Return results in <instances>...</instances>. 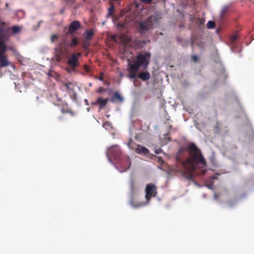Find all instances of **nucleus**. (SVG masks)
Here are the masks:
<instances>
[{
	"mask_svg": "<svg viewBox=\"0 0 254 254\" xmlns=\"http://www.w3.org/2000/svg\"><path fill=\"white\" fill-rule=\"evenodd\" d=\"M176 159L178 170L189 180L192 179L195 169L203 168L207 166L200 150L193 143L189 144L186 148H180Z\"/></svg>",
	"mask_w": 254,
	"mask_h": 254,
	"instance_id": "obj_1",
	"label": "nucleus"
},
{
	"mask_svg": "<svg viewBox=\"0 0 254 254\" xmlns=\"http://www.w3.org/2000/svg\"><path fill=\"white\" fill-rule=\"evenodd\" d=\"M151 54L149 52H143L138 54L132 61V63L127 60L129 72L127 77L134 79L137 77L143 81L148 80L150 78V74L147 71L140 72L137 74L140 68L146 70L148 66Z\"/></svg>",
	"mask_w": 254,
	"mask_h": 254,
	"instance_id": "obj_2",
	"label": "nucleus"
},
{
	"mask_svg": "<svg viewBox=\"0 0 254 254\" xmlns=\"http://www.w3.org/2000/svg\"><path fill=\"white\" fill-rule=\"evenodd\" d=\"M107 155L109 158H113L116 161L119 159L122 156L120 146L118 145H114L108 148Z\"/></svg>",
	"mask_w": 254,
	"mask_h": 254,
	"instance_id": "obj_3",
	"label": "nucleus"
},
{
	"mask_svg": "<svg viewBox=\"0 0 254 254\" xmlns=\"http://www.w3.org/2000/svg\"><path fill=\"white\" fill-rule=\"evenodd\" d=\"M117 165L121 172L126 171L130 166L131 161L128 156H122L117 161Z\"/></svg>",
	"mask_w": 254,
	"mask_h": 254,
	"instance_id": "obj_4",
	"label": "nucleus"
},
{
	"mask_svg": "<svg viewBox=\"0 0 254 254\" xmlns=\"http://www.w3.org/2000/svg\"><path fill=\"white\" fill-rule=\"evenodd\" d=\"M6 50V47L2 41H0V67H3L8 66L10 64L6 56L4 54Z\"/></svg>",
	"mask_w": 254,
	"mask_h": 254,
	"instance_id": "obj_5",
	"label": "nucleus"
},
{
	"mask_svg": "<svg viewBox=\"0 0 254 254\" xmlns=\"http://www.w3.org/2000/svg\"><path fill=\"white\" fill-rule=\"evenodd\" d=\"M157 194L156 187L154 184H148L145 189V198L149 201L152 197L156 196Z\"/></svg>",
	"mask_w": 254,
	"mask_h": 254,
	"instance_id": "obj_6",
	"label": "nucleus"
},
{
	"mask_svg": "<svg viewBox=\"0 0 254 254\" xmlns=\"http://www.w3.org/2000/svg\"><path fill=\"white\" fill-rule=\"evenodd\" d=\"M81 54L80 53L72 54L70 58L69 59L67 64L70 65L73 69L78 66V58L80 57Z\"/></svg>",
	"mask_w": 254,
	"mask_h": 254,
	"instance_id": "obj_7",
	"label": "nucleus"
},
{
	"mask_svg": "<svg viewBox=\"0 0 254 254\" xmlns=\"http://www.w3.org/2000/svg\"><path fill=\"white\" fill-rule=\"evenodd\" d=\"M80 25L79 21L77 20L72 21L68 27V34L73 35L74 31L78 30L80 28Z\"/></svg>",
	"mask_w": 254,
	"mask_h": 254,
	"instance_id": "obj_8",
	"label": "nucleus"
},
{
	"mask_svg": "<svg viewBox=\"0 0 254 254\" xmlns=\"http://www.w3.org/2000/svg\"><path fill=\"white\" fill-rule=\"evenodd\" d=\"M152 24L149 19L144 22H141L139 25V31L143 33L144 32L148 31L152 27Z\"/></svg>",
	"mask_w": 254,
	"mask_h": 254,
	"instance_id": "obj_9",
	"label": "nucleus"
},
{
	"mask_svg": "<svg viewBox=\"0 0 254 254\" xmlns=\"http://www.w3.org/2000/svg\"><path fill=\"white\" fill-rule=\"evenodd\" d=\"M109 99L108 98L103 99L101 97H98L96 101V104L99 105L100 110L102 109L107 104Z\"/></svg>",
	"mask_w": 254,
	"mask_h": 254,
	"instance_id": "obj_10",
	"label": "nucleus"
},
{
	"mask_svg": "<svg viewBox=\"0 0 254 254\" xmlns=\"http://www.w3.org/2000/svg\"><path fill=\"white\" fill-rule=\"evenodd\" d=\"M119 39L124 46H126L130 42V38L125 34H121L119 36Z\"/></svg>",
	"mask_w": 254,
	"mask_h": 254,
	"instance_id": "obj_11",
	"label": "nucleus"
},
{
	"mask_svg": "<svg viewBox=\"0 0 254 254\" xmlns=\"http://www.w3.org/2000/svg\"><path fill=\"white\" fill-rule=\"evenodd\" d=\"M135 152L139 154H147L149 153V150L146 147L138 145L137 148H135Z\"/></svg>",
	"mask_w": 254,
	"mask_h": 254,
	"instance_id": "obj_12",
	"label": "nucleus"
},
{
	"mask_svg": "<svg viewBox=\"0 0 254 254\" xmlns=\"http://www.w3.org/2000/svg\"><path fill=\"white\" fill-rule=\"evenodd\" d=\"M129 204L133 208H135L143 206L144 205V202H138L135 201L133 199H131L130 200Z\"/></svg>",
	"mask_w": 254,
	"mask_h": 254,
	"instance_id": "obj_13",
	"label": "nucleus"
},
{
	"mask_svg": "<svg viewBox=\"0 0 254 254\" xmlns=\"http://www.w3.org/2000/svg\"><path fill=\"white\" fill-rule=\"evenodd\" d=\"M94 34V32L93 29H90V30L86 31L85 36V40L86 41H90L92 39Z\"/></svg>",
	"mask_w": 254,
	"mask_h": 254,
	"instance_id": "obj_14",
	"label": "nucleus"
},
{
	"mask_svg": "<svg viewBox=\"0 0 254 254\" xmlns=\"http://www.w3.org/2000/svg\"><path fill=\"white\" fill-rule=\"evenodd\" d=\"M78 43L79 41L78 40L77 37H74L72 39L71 42L68 46L70 47H75L77 46Z\"/></svg>",
	"mask_w": 254,
	"mask_h": 254,
	"instance_id": "obj_15",
	"label": "nucleus"
},
{
	"mask_svg": "<svg viewBox=\"0 0 254 254\" xmlns=\"http://www.w3.org/2000/svg\"><path fill=\"white\" fill-rule=\"evenodd\" d=\"M62 113H69L73 115L72 111L67 107V105L66 104V107L63 106L61 109Z\"/></svg>",
	"mask_w": 254,
	"mask_h": 254,
	"instance_id": "obj_16",
	"label": "nucleus"
},
{
	"mask_svg": "<svg viewBox=\"0 0 254 254\" xmlns=\"http://www.w3.org/2000/svg\"><path fill=\"white\" fill-rule=\"evenodd\" d=\"M129 148L134 150L135 151V148L138 146V144H135L132 140H130V141L127 144Z\"/></svg>",
	"mask_w": 254,
	"mask_h": 254,
	"instance_id": "obj_17",
	"label": "nucleus"
},
{
	"mask_svg": "<svg viewBox=\"0 0 254 254\" xmlns=\"http://www.w3.org/2000/svg\"><path fill=\"white\" fill-rule=\"evenodd\" d=\"M115 11V7L113 5H111L110 7L108 8V12L107 14V16H110L113 15Z\"/></svg>",
	"mask_w": 254,
	"mask_h": 254,
	"instance_id": "obj_18",
	"label": "nucleus"
},
{
	"mask_svg": "<svg viewBox=\"0 0 254 254\" xmlns=\"http://www.w3.org/2000/svg\"><path fill=\"white\" fill-rule=\"evenodd\" d=\"M66 87V91L67 92L73 89L72 84L71 82H68L64 84Z\"/></svg>",
	"mask_w": 254,
	"mask_h": 254,
	"instance_id": "obj_19",
	"label": "nucleus"
},
{
	"mask_svg": "<svg viewBox=\"0 0 254 254\" xmlns=\"http://www.w3.org/2000/svg\"><path fill=\"white\" fill-rule=\"evenodd\" d=\"M116 99L120 101H122L123 100V98L121 97L120 94L118 92H115L113 96V99Z\"/></svg>",
	"mask_w": 254,
	"mask_h": 254,
	"instance_id": "obj_20",
	"label": "nucleus"
},
{
	"mask_svg": "<svg viewBox=\"0 0 254 254\" xmlns=\"http://www.w3.org/2000/svg\"><path fill=\"white\" fill-rule=\"evenodd\" d=\"M215 25V22L213 21H209L207 24V27L209 29L214 28Z\"/></svg>",
	"mask_w": 254,
	"mask_h": 254,
	"instance_id": "obj_21",
	"label": "nucleus"
},
{
	"mask_svg": "<svg viewBox=\"0 0 254 254\" xmlns=\"http://www.w3.org/2000/svg\"><path fill=\"white\" fill-rule=\"evenodd\" d=\"M20 30V29L18 26H13L11 28V31L13 33H17Z\"/></svg>",
	"mask_w": 254,
	"mask_h": 254,
	"instance_id": "obj_22",
	"label": "nucleus"
},
{
	"mask_svg": "<svg viewBox=\"0 0 254 254\" xmlns=\"http://www.w3.org/2000/svg\"><path fill=\"white\" fill-rule=\"evenodd\" d=\"M130 188L132 191H133L135 188V183L133 180H131L130 182Z\"/></svg>",
	"mask_w": 254,
	"mask_h": 254,
	"instance_id": "obj_23",
	"label": "nucleus"
},
{
	"mask_svg": "<svg viewBox=\"0 0 254 254\" xmlns=\"http://www.w3.org/2000/svg\"><path fill=\"white\" fill-rule=\"evenodd\" d=\"M228 11V7H224L221 12V17H223L226 14Z\"/></svg>",
	"mask_w": 254,
	"mask_h": 254,
	"instance_id": "obj_24",
	"label": "nucleus"
},
{
	"mask_svg": "<svg viewBox=\"0 0 254 254\" xmlns=\"http://www.w3.org/2000/svg\"><path fill=\"white\" fill-rule=\"evenodd\" d=\"M191 59L194 63H197L198 61V57L196 55L191 56Z\"/></svg>",
	"mask_w": 254,
	"mask_h": 254,
	"instance_id": "obj_25",
	"label": "nucleus"
},
{
	"mask_svg": "<svg viewBox=\"0 0 254 254\" xmlns=\"http://www.w3.org/2000/svg\"><path fill=\"white\" fill-rule=\"evenodd\" d=\"M106 91V89L104 88L103 87H100L98 89L97 92L99 93H101L102 92H105Z\"/></svg>",
	"mask_w": 254,
	"mask_h": 254,
	"instance_id": "obj_26",
	"label": "nucleus"
},
{
	"mask_svg": "<svg viewBox=\"0 0 254 254\" xmlns=\"http://www.w3.org/2000/svg\"><path fill=\"white\" fill-rule=\"evenodd\" d=\"M83 68H84V70L87 72H88L90 71V67L87 64L84 65Z\"/></svg>",
	"mask_w": 254,
	"mask_h": 254,
	"instance_id": "obj_27",
	"label": "nucleus"
},
{
	"mask_svg": "<svg viewBox=\"0 0 254 254\" xmlns=\"http://www.w3.org/2000/svg\"><path fill=\"white\" fill-rule=\"evenodd\" d=\"M98 79L100 81H103L104 80V74L103 72H101L99 77H98Z\"/></svg>",
	"mask_w": 254,
	"mask_h": 254,
	"instance_id": "obj_28",
	"label": "nucleus"
},
{
	"mask_svg": "<svg viewBox=\"0 0 254 254\" xmlns=\"http://www.w3.org/2000/svg\"><path fill=\"white\" fill-rule=\"evenodd\" d=\"M58 38V36L57 35L54 34L51 37V41L52 42H54V40Z\"/></svg>",
	"mask_w": 254,
	"mask_h": 254,
	"instance_id": "obj_29",
	"label": "nucleus"
},
{
	"mask_svg": "<svg viewBox=\"0 0 254 254\" xmlns=\"http://www.w3.org/2000/svg\"><path fill=\"white\" fill-rule=\"evenodd\" d=\"M142 2L149 4L151 2L152 0H141Z\"/></svg>",
	"mask_w": 254,
	"mask_h": 254,
	"instance_id": "obj_30",
	"label": "nucleus"
},
{
	"mask_svg": "<svg viewBox=\"0 0 254 254\" xmlns=\"http://www.w3.org/2000/svg\"><path fill=\"white\" fill-rule=\"evenodd\" d=\"M206 172V170L205 169H202L200 172V174L201 175H204Z\"/></svg>",
	"mask_w": 254,
	"mask_h": 254,
	"instance_id": "obj_31",
	"label": "nucleus"
},
{
	"mask_svg": "<svg viewBox=\"0 0 254 254\" xmlns=\"http://www.w3.org/2000/svg\"><path fill=\"white\" fill-rule=\"evenodd\" d=\"M237 38H238V37H237V35H234V36H233L232 37V38H231V40H232V41H233V42H234V41H236V40H237Z\"/></svg>",
	"mask_w": 254,
	"mask_h": 254,
	"instance_id": "obj_32",
	"label": "nucleus"
},
{
	"mask_svg": "<svg viewBox=\"0 0 254 254\" xmlns=\"http://www.w3.org/2000/svg\"><path fill=\"white\" fill-rule=\"evenodd\" d=\"M118 26L120 27H124V25L123 24H122V23H118Z\"/></svg>",
	"mask_w": 254,
	"mask_h": 254,
	"instance_id": "obj_33",
	"label": "nucleus"
},
{
	"mask_svg": "<svg viewBox=\"0 0 254 254\" xmlns=\"http://www.w3.org/2000/svg\"><path fill=\"white\" fill-rule=\"evenodd\" d=\"M116 35H114V36H113L112 37V39L113 40V41H116Z\"/></svg>",
	"mask_w": 254,
	"mask_h": 254,
	"instance_id": "obj_34",
	"label": "nucleus"
},
{
	"mask_svg": "<svg viewBox=\"0 0 254 254\" xmlns=\"http://www.w3.org/2000/svg\"><path fill=\"white\" fill-rule=\"evenodd\" d=\"M88 47V45H86V43H84L83 45V47L84 48V49H86Z\"/></svg>",
	"mask_w": 254,
	"mask_h": 254,
	"instance_id": "obj_35",
	"label": "nucleus"
},
{
	"mask_svg": "<svg viewBox=\"0 0 254 254\" xmlns=\"http://www.w3.org/2000/svg\"><path fill=\"white\" fill-rule=\"evenodd\" d=\"M63 118L62 117H58V119L59 120H63Z\"/></svg>",
	"mask_w": 254,
	"mask_h": 254,
	"instance_id": "obj_36",
	"label": "nucleus"
},
{
	"mask_svg": "<svg viewBox=\"0 0 254 254\" xmlns=\"http://www.w3.org/2000/svg\"><path fill=\"white\" fill-rule=\"evenodd\" d=\"M155 153H159V150H156L155 151Z\"/></svg>",
	"mask_w": 254,
	"mask_h": 254,
	"instance_id": "obj_37",
	"label": "nucleus"
},
{
	"mask_svg": "<svg viewBox=\"0 0 254 254\" xmlns=\"http://www.w3.org/2000/svg\"><path fill=\"white\" fill-rule=\"evenodd\" d=\"M214 178H215L214 176H213L212 179H214Z\"/></svg>",
	"mask_w": 254,
	"mask_h": 254,
	"instance_id": "obj_38",
	"label": "nucleus"
}]
</instances>
